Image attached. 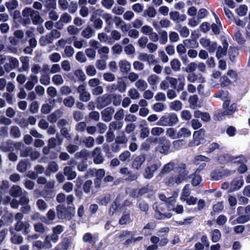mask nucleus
<instances>
[{
	"mask_svg": "<svg viewBox=\"0 0 250 250\" xmlns=\"http://www.w3.org/2000/svg\"><path fill=\"white\" fill-rule=\"evenodd\" d=\"M61 113L59 111H56L47 117L48 121L51 123H54L61 117Z\"/></svg>",
	"mask_w": 250,
	"mask_h": 250,
	"instance_id": "obj_46",
	"label": "nucleus"
},
{
	"mask_svg": "<svg viewBox=\"0 0 250 250\" xmlns=\"http://www.w3.org/2000/svg\"><path fill=\"white\" fill-rule=\"evenodd\" d=\"M236 11L239 16H244L247 13L248 7L245 5H241L236 9Z\"/></svg>",
	"mask_w": 250,
	"mask_h": 250,
	"instance_id": "obj_64",
	"label": "nucleus"
},
{
	"mask_svg": "<svg viewBox=\"0 0 250 250\" xmlns=\"http://www.w3.org/2000/svg\"><path fill=\"white\" fill-rule=\"evenodd\" d=\"M40 83L44 85H48L50 83V78L48 74L42 73L40 78Z\"/></svg>",
	"mask_w": 250,
	"mask_h": 250,
	"instance_id": "obj_45",
	"label": "nucleus"
},
{
	"mask_svg": "<svg viewBox=\"0 0 250 250\" xmlns=\"http://www.w3.org/2000/svg\"><path fill=\"white\" fill-rule=\"evenodd\" d=\"M111 50L114 54L119 55L123 52V47L121 44L116 43L111 47Z\"/></svg>",
	"mask_w": 250,
	"mask_h": 250,
	"instance_id": "obj_62",
	"label": "nucleus"
},
{
	"mask_svg": "<svg viewBox=\"0 0 250 250\" xmlns=\"http://www.w3.org/2000/svg\"><path fill=\"white\" fill-rule=\"evenodd\" d=\"M122 210V207L120 206V199L117 198L111 205L109 209V213L110 215H113L115 213L121 212Z\"/></svg>",
	"mask_w": 250,
	"mask_h": 250,
	"instance_id": "obj_12",
	"label": "nucleus"
},
{
	"mask_svg": "<svg viewBox=\"0 0 250 250\" xmlns=\"http://www.w3.org/2000/svg\"><path fill=\"white\" fill-rule=\"evenodd\" d=\"M171 68L174 71H178L180 70L181 63L177 59H174L170 62Z\"/></svg>",
	"mask_w": 250,
	"mask_h": 250,
	"instance_id": "obj_48",
	"label": "nucleus"
},
{
	"mask_svg": "<svg viewBox=\"0 0 250 250\" xmlns=\"http://www.w3.org/2000/svg\"><path fill=\"white\" fill-rule=\"evenodd\" d=\"M28 164L27 161L22 160L18 163L17 169L20 172H24L27 169Z\"/></svg>",
	"mask_w": 250,
	"mask_h": 250,
	"instance_id": "obj_44",
	"label": "nucleus"
},
{
	"mask_svg": "<svg viewBox=\"0 0 250 250\" xmlns=\"http://www.w3.org/2000/svg\"><path fill=\"white\" fill-rule=\"evenodd\" d=\"M138 90V89L134 87L130 88L128 91V96L133 100L139 99L140 94Z\"/></svg>",
	"mask_w": 250,
	"mask_h": 250,
	"instance_id": "obj_37",
	"label": "nucleus"
},
{
	"mask_svg": "<svg viewBox=\"0 0 250 250\" xmlns=\"http://www.w3.org/2000/svg\"><path fill=\"white\" fill-rule=\"evenodd\" d=\"M160 37H159V42L161 44L165 45L168 41L167 32L166 30H162L159 33Z\"/></svg>",
	"mask_w": 250,
	"mask_h": 250,
	"instance_id": "obj_40",
	"label": "nucleus"
},
{
	"mask_svg": "<svg viewBox=\"0 0 250 250\" xmlns=\"http://www.w3.org/2000/svg\"><path fill=\"white\" fill-rule=\"evenodd\" d=\"M191 131L187 128L182 127L178 131V139L186 138L191 136Z\"/></svg>",
	"mask_w": 250,
	"mask_h": 250,
	"instance_id": "obj_27",
	"label": "nucleus"
},
{
	"mask_svg": "<svg viewBox=\"0 0 250 250\" xmlns=\"http://www.w3.org/2000/svg\"><path fill=\"white\" fill-rule=\"evenodd\" d=\"M74 74L77 77L78 81H83L85 79V75L81 69L75 70L74 71Z\"/></svg>",
	"mask_w": 250,
	"mask_h": 250,
	"instance_id": "obj_59",
	"label": "nucleus"
},
{
	"mask_svg": "<svg viewBox=\"0 0 250 250\" xmlns=\"http://www.w3.org/2000/svg\"><path fill=\"white\" fill-rule=\"evenodd\" d=\"M119 66L122 72L126 73L131 69V63L126 60H122L119 62Z\"/></svg>",
	"mask_w": 250,
	"mask_h": 250,
	"instance_id": "obj_19",
	"label": "nucleus"
},
{
	"mask_svg": "<svg viewBox=\"0 0 250 250\" xmlns=\"http://www.w3.org/2000/svg\"><path fill=\"white\" fill-rule=\"evenodd\" d=\"M179 121L177 115L175 113H170L167 115L162 116L158 122L157 125L160 126H171L176 124Z\"/></svg>",
	"mask_w": 250,
	"mask_h": 250,
	"instance_id": "obj_1",
	"label": "nucleus"
},
{
	"mask_svg": "<svg viewBox=\"0 0 250 250\" xmlns=\"http://www.w3.org/2000/svg\"><path fill=\"white\" fill-rule=\"evenodd\" d=\"M165 132L164 128L161 127H154L151 130V134L154 136H158Z\"/></svg>",
	"mask_w": 250,
	"mask_h": 250,
	"instance_id": "obj_58",
	"label": "nucleus"
},
{
	"mask_svg": "<svg viewBox=\"0 0 250 250\" xmlns=\"http://www.w3.org/2000/svg\"><path fill=\"white\" fill-rule=\"evenodd\" d=\"M135 86L140 91H145L148 87L147 82L144 79H139L135 83Z\"/></svg>",
	"mask_w": 250,
	"mask_h": 250,
	"instance_id": "obj_26",
	"label": "nucleus"
},
{
	"mask_svg": "<svg viewBox=\"0 0 250 250\" xmlns=\"http://www.w3.org/2000/svg\"><path fill=\"white\" fill-rule=\"evenodd\" d=\"M244 180L242 177L234 180L231 183V187L233 190H236L240 188L244 184Z\"/></svg>",
	"mask_w": 250,
	"mask_h": 250,
	"instance_id": "obj_32",
	"label": "nucleus"
},
{
	"mask_svg": "<svg viewBox=\"0 0 250 250\" xmlns=\"http://www.w3.org/2000/svg\"><path fill=\"white\" fill-rule=\"evenodd\" d=\"M189 106L192 109H195L198 107H200L198 104V97L196 95L190 96L188 98Z\"/></svg>",
	"mask_w": 250,
	"mask_h": 250,
	"instance_id": "obj_22",
	"label": "nucleus"
},
{
	"mask_svg": "<svg viewBox=\"0 0 250 250\" xmlns=\"http://www.w3.org/2000/svg\"><path fill=\"white\" fill-rule=\"evenodd\" d=\"M179 175L182 176L185 179L189 173V171L186 168L185 164H182L178 168Z\"/></svg>",
	"mask_w": 250,
	"mask_h": 250,
	"instance_id": "obj_56",
	"label": "nucleus"
},
{
	"mask_svg": "<svg viewBox=\"0 0 250 250\" xmlns=\"http://www.w3.org/2000/svg\"><path fill=\"white\" fill-rule=\"evenodd\" d=\"M211 240L213 242H218L221 237V234L219 230L215 229L211 232Z\"/></svg>",
	"mask_w": 250,
	"mask_h": 250,
	"instance_id": "obj_52",
	"label": "nucleus"
},
{
	"mask_svg": "<svg viewBox=\"0 0 250 250\" xmlns=\"http://www.w3.org/2000/svg\"><path fill=\"white\" fill-rule=\"evenodd\" d=\"M14 227L16 231H22L24 235L27 234L30 232V225L28 222L17 221Z\"/></svg>",
	"mask_w": 250,
	"mask_h": 250,
	"instance_id": "obj_5",
	"label": "nucleus"
},
{
	"mask_svg": "<svg viewBox=\"0 0 250 250\" xmlns=\"http://www.w3.org/2000/svg\"><path fill=\"white\" fill-rule=\"evenodd\" d=\"M166 135L172 139H178V131L174 128H168L166 130Z\"/></svg>",
	"mask_w": 250,
	"mask_h": 250,
	"instance_id": "obj_47",
	"label": "nucleus"
},
{
	"mask_svg": "<svg viewBox=\"0 0 250 250\" xmlns=\"http://www.w3.org/2000/svg\"><path fill=\"white\" fill-rule=\"evenodd\" d=\"M10 195L14 198L21 196L23 194H28V193L22 189L19 186H13L9 191Z\"/></svg>",
	"mask_w": 250,
	"mask_h": 250,
	"instance_id": "obj_8",
	"label": "nucleus"
},
{
	"mask_svg": "<svg viewBox=\"0 0 250 250\" xmlns=\"http://www.w3.org/2000/svg\"><path fill=\"white\" fill-rule=\"evenodd\" d=\"M154 56L153 55L145 53H140L138 57V60L140 61L148 62H150L151 61L152 63H153V62H154Z\"/></svg>",
	"mask_w": 250,
	"mask_h": 250,
	"instance_id": "obj_24",
	"label": "nucleus"
},
{
	"mask_svg": "<svg viewBox=\"0 0 250 250\" xmlns=\"http://www.w3.org/2000/svg\"><path fill=\"white\" fill-rule=\"evenodd\" d=\"M94 32V30L91 27L88 26L82 31L81 35L84 38L89 39L92 37Z\"/></svg>",
	"mask_w": 250,
	"mask_h": 250,
	"instance_id": "obj_38",
	"label": "nucleus"
},
{
	"mask_svg": "<svg viewBox=\"0 0 250 250\" xmlns=\"http://www.w3.org/2000/svg\"><path fill=\"white\" fill-rule=\"evenodd\" d=\"M184 45L188 48H194L198 46V43L193 39H188L183 41Z\"/></svg>",
	"mask_w": 250,
	"mask_h": 250,
	"instance_id": "obj_31",
	"label": "nucleus"
},
{
	"mask_svg": "<svg viewBox=\"0 0 250 250\" xmlns=\"http://www.w3.org/2000/svg\"><path fill=\"white\" fill-rule=\"evenodd\" d=\"M7 61L8 62H6L4 64V68L6 72H9L13 69L18 67L19 65V60L15 57L8 56Z\"/></svg>",
	"mask_w": 250,
	"mask_h": 250,
	"instance_id": "obj_6",
	"label": "nucleus"
},
{
	"mask_svg": "<svg viewBox=\"0 0 250 250\" xmlns=\"http://www.w3.org/2000/svg\"><path fill=\"white\" fill-rule=\"evenodd\" d=\"M57 210L58 218L62 219L64 218L70 219L75 213V208L72 207L66 208L61 206H58L57 207Z\"/></svg>",
	"mask_w": 250,
	"mask_h": 250,
	"instance_id": "obj_2",
	"label": "nucleus"
},
{
	"mask_svg": "<svg viewBox=\"0 0 250 250\" xmlns=\"http://www.w3.org/2000/svg\"><path fill=\"white\" fill-rule=\"evenodd\" d=\"M170 147V143L168 141H164L161 143L157 147V149L161 153L167 154L169 151Z\"/></svg>",
	"mask_w": 250,
	"mask_h": 250,
	"instance_id": "obj_16",
	"label": "nucleus"
},
{
	"mask_svg": "<svg viewBox=\"0 0 250 250\" xmlns=\"http://www.w3.org/2000/svg\"><path fill=\"white\" fill-rule=\"evenodd\" d=\"M146 160V158L144 155H141L136 157L132 163L133 168L139 169Z\"/></svg>",
	"mask_w": 250,
	"mask_h": 250,
	"instance_id": "obj_20",
	"label": "nucleus"
},
{
	"mask_svg": "<svg viewBox=\"0 0 250 250\" xmlns=\"http://www.w3.org/2000/svg\"><path fill=\"white\" fill-rule=\"evenodd\" d=\"M75 99L72 96H68L63 100L64 105L68 107H72L75 104Z\"/></svg>",
	"mask_w": 250,
	"mask_h": 250,
	"instance_id": "obj_51",
	"label": "nucleus"
},
{
	"mask_svg": "<svg viewBox=\"0 0 250 250\" xmlns=\"http://www.w3.org/2000/svg\"><path fill=\"white\" fill-rule=\"evenodd\" d=\"M148 41V39L146 37L142 36L138 40L137 43L141 48L144 49L146 47Z\"/></svg>",
	"mask_w": 250,
	"mask_h": 250,
	"instance_id": "obj_55",
	"label": "nucleus"
},
{
	"mask_svg": "<svg viewBox=\"0 0 250 250\" xmlns=\"http://www.w3.org/2000/svg\"><path fill=\"white\" fill-rule=\"evenodd\" d=\"M124 51L127 55H132L135 53V48L132 44H128L124 47Z\"/></svg>",
	"mask_w": 250,
	"mask_h": 250,
	"instance_id": "obj_61",
	"label": "nucleus"
},
{
	"mask_svg": "<svg viewBox=\"0 0 250 250\" xmlns=\"http://www.w3.org/2000/svg\"><path fill=\"white\" fill-rule=\"evenodd\" d=\"M175 166V164L173 162H170L169 163L165 165L163 169H162V173H167L172 170Z\"/></svg>",
	"mask_w": 250,
	"mask_h": 250,
	"instance_id": "obj_54",
	"label": "nucleus"
},
{
	"mask_svg": "<svg viewBox=\"0 0 250 250\" xmlns=\"http://www.w3.org/2000/svg\"><path fill=\"white\" fill-rule=\"evenodd\" d=\"M59 169L57 164L55 162H50L45 171V174L49 176L51 175V173L56 172Z\"/></svg>",
	"mask_w": 250,
	"mask_h": 250,
	"instance_id": "obj_18",
	"label": "nucleus"
},
{
	"mask_svg": "<svg viewBox=\"0 0 250 250\" xmlns=\"http://www.w3.org/2000/svg\"><path fill=\"white\" fill-rule=\"evenodd\" d=\"M10 231L11 234L13 235L10 239L12 243L19 245L23 242V238L22 236L14 234V232L11 230H10Z\"/></svg>",
	"mask_w": 250,
	"mask_h": 250,
	"instance_id": "obj_30",
	"label": "nucleus"
},
{
	"mask_svg": "<svg viewBox=\"0 0 250 250\" xmlns=\"http://www.w3.org/2000/svg\"><path fill=\"white\" fill-rule=\"evenodd\" d=\"M63 174L67 177L68 180L74 179L77 176L76 172L73 170L71 167L66 166L63 168Z\"/></svg>",
	"mask_w": 250,
	"mask_h": 250,
	"instance_id": "obj_13",
	"label": "nucleus"
},
{
	"mask_svg": "<svg viewBox=\"0 0 250 250\" xmlns=\"http://www.w3.org/2000/svg\"><path fill=\"white\" fill-rule=\"evenodd\" d=\"M156 14V10L152 6L148 7L145 11V15L149 18L155 17Z\"/></svg>",
	"mask_w": 250,
	"mask_h": 250,
	"instance_id": "obj_50",
	"label": "nucleus"
},
{
	"mask_svg": "<svg viewBox=\"0 0 250 250\" xmlns=\"http://www.w3.org/2000/svg\"><path fill=\"white\" fill-rule=\"evenodd\" d=\"M31 19L34 25L41 24L43 22V20L40 16L39 12L37 11L33 12Z\"/></svg>",
	"mask_w": 250,
	"mask_h": 250,
	"instance_id": "obj_28",
	"label": "nucleus"
},
{
	"mask_svg": "<svg viewBox=\"0 0 250 250\" xmlns=\"http://www.w3.org/2000/svg\"><path fill=\"white\" fill-rule=\"evenodd\" d=\"M102 17L107 25V27H105L104 30L109 31V29L113 25L112 21L113 19L112 15L111 14L105 13L103 15Z\"/></svg>",
	"mask_w": 250,
	"mask_h": 250,
	"instance_id": "obj_21",
	"label": "nucleus"
},
{
	"mask_svg": "<svg viewBox=\"0 0 250 250\" xmlns=\"http://www.w3.org/2000/svg\"><path fill=\"white\" fill-rule=\"evenodd\" d=\"M228 47V43L224 42L222 43V46H219L216 53V57L219 59L227 54V50Z\"/></svg>",
	"mask_w": 250,
	"mask_h": 250,
	"instance_id": "obj_14",
	"label": "nucleus"
},
{
	"mask_svg": "<svg viewBox=\"0 0 250 250\" xmlns=\"http://www.w3.org/2000/svg\"><path fill=\"white\" fill-rule=\"evenodd\" d=\"M197 64L195 62L189 63L185 68V71L188 73H191L194 72L197 68Z\"/></svg>",
	"mask_w": 250,
	"mask_h": 250,
	"instance_id": "obj_63",
	"label": "nucleus"
},
{
	"mask_svg": "<svg viewBox=\"0 0 250 250\" xmlns=\"http://www.w3.org/2000/svg\"><path fill=\"white\" fill-rule=\"evenodd\" d=\"M231 161L234 163L242 164L247 163L248 160L243 156L240 155L236 157H232L231 158Z\"/></svg>",
	"mask_w": 250,
	"mask_h": 250,
	"instance_id": "obj_53",
	"label": "nucleus"
},
{
	"mask_svg": "<svg viewBox=\"0 0 250 250\" xmlns=\"http://www.w3.org/2000/svg\"><path fill=\"white\" fill-rule=\"evenodd\" d=\"M83 240L84 242L89 243L93 245L95 243L97 239L95 237L93 236L91 233H86L83 235Z\"/></svg>",
	"mask_w": 250,
	"mask_h": 250,
	"instance_id": "obj_33",
	"label": "nucleus"
},
{
	"mask_svg": "<svg viewBox=\"0 0 250 250\" xmlns=\"http://www.w3.org/2000/svg\"><path fill=\"white\" fill-rule=\"evenodd\" d=\"M190 185H186L182 189V193L180 199L182 200H185L186 198L188 197L190 194Z\"/></svg>",
	"mask_w": 250,
	"mask_h": 250,
	"instance_id": "obj_42",
	"label": "nucleus"
},
{
	"mask_svg": "<svg viewBox=\"0 0 250 250\" xmlns=\"http://www.w3.org/2000/svg\"><path fill=\"white\" fill-rule=\"evenodd\" d=\"M71 21L72 17L68 13H64L61 16L59 20L56 22L55 27L59 30H62L63 28L64 24H68Z\"/></svg>",
	"mask_w": 250,
	"mask_h": 250,
	"instance_id": "obj_4",
	"label": "nucleus"
},
{
	"mask_svg": "<svg viewBox=\"0 0 250 250\" xmlns=\"http://www.w3.org/2000/svg\"><path fill=\"white\" fill-rule=\"evenodd\" d=\"M116 87L117 90H118L121 93H123L125 91L127 85L124 78H118Z\"/></svg>",
	"mask_w": 250,
	"mask_h": 250,
	"instance_id": "obj_23",
	"label": "nucleus"
},
{
	"mask_svg": "<svg viewBox=\"0 0 250 250\" xmlns=\"http://www.w3.org/2000/svg\"><path fill=\"white\" fill-rule=\"evenodd\" d=\"M77 92L80 94L79 99L81 101L87 102L90 100L91 95L84 85H80L77 88Z\"/></svg>",
	"mask_w": 250,
	"mask_h": 250,
	"instance_id": "obj_7",
	"label": "nucleus"
},
{
	"mask_svg": "<svg viewBox=\"0 0 250 250\" xmlns=\"http://www.w3.org/2000/svg\"><path fill=\"white\" fill-rule=\"evenodd\" d=\"M183 107V104L179 100H175L171 102L169 104L170 110L178 111L180 110Z\"/></svg>",
	"mask_w": 250,
	"mask_h": 250,
	"instance_id": "obj_29",
	"label": "nucleus"
},
{
	"mask_svg": "<svg viewBox=\"0 0 250 250\" xmlns=\"http://www.w3.org/2000/svg\"><path fill=\"white\" fill-rule=\"evenodd\" d=\"M223 108L225 115H230L235 111L236 105L234 103L230 104L229 100H226L223 104Z\"/></svg>",
	"mask_w": 250,
	"mask_h": 250,
	"instance_id": "obj_10",
	"label": "nucleus"
},
{
	"mask_svg": "<svg viewBox=\"0 0 250 250\" xmlns=\"http://www.w3.org/2000/svg\"><path fill=\"white\" fill-rule=\"evenodd\" d=\"M123 124L118 121L111 122L109 125V130H119L122 128Z\"/></svg>",
	"mask_w": 250,
	"mask_h": 250,
	"instance_id": "obj_39",
	"label": "nucleus"
},
{
	"mask_svg": "<svg viewBox=\"0 0 250 250\" xmlns=\"http://www.w3.org/2000/svg\"><path fill=\"white\" fill-rule=\"evenodd\" d=\"M215 18L216 20V23H213L211 25V29L212 31L215 34H218L220 32V27L221 26V22L218 19V18L216 16V15H214Z\"/></svg>",
	"mask_w": 250,
	"mask_h": 250,
	"instance_id": "obj_49",
	"label": "nucleus"
},
{
	"mask_svg": "<svg viewBox=\"0 0 250 250\" xmlns=\"http://www.w3.org/2000/svg\"><path fill=\"white\" fill-rule=\"evenodd\" d=\"M52 81L55 85H62L64 83V80L61 74H57L53 76Z\"/></svg>",
	"mask_w": 250,
	"mask_h": 250,
	"instance_id": "obj_41",
	"label": "nucleus"
},
{
	"mask_svg": "<svg viewBox=\"0 0 250 250\" xmlns=\"http://www.w3.org/2000/svg\"><path fill=\"white\" fill-rule=\"evenodd\" d=\"M53 39L50 34L42 36L40 40V43L42 46H45L47 44H51L53 42Z\"/></svg>",
	"mask_w": 250,
	"mask_h": 250,
	"instance_id": "obj_35",
	"label": "nucleus"
},
{
	"mask_svg": "<svg viewBox=\"0 0 250 250\" xmlns=\"http://www.w3.org/2000/svg\"><path fill=\"white\" fill-rule=\"evenodd\" d=\"M18 3L17 0H10L5 3V6L9 10H12L18 7Z\"/></svg>",
	"mask_w": 250,
	"mask_h": 250,
	"instance_id": "obj_57",
	"label": "nucleus"
},
{
	"mask_svg": "<svg viewBox=\"0 0 250 250\" xmlns=\"http://www.w3.org/2000/svg\"><path fill=\"white\" fill-rule=\"evenodd\" d=\"M103 11V10L98 9L93 11L91 14L90 20L93 22V26L95 29H101L103 27V21L98 16H100Z\"/></svg>",
	"mask_w": 250,
	"mask_h": 250,
	"instance_id": "obj_3",
	"label": "nucleus"
},
{
	"mask_svg": "<svg viewBox=\"0 0 250 250\" xmlns=\"http://www.w3.org/2000/svg\"><path fill=\"white\" fill-rule=\"evenodd\" d=\"M66 31L70 36H77L80 32V29L74 25H68Z\"/></svg>",
	"mask_w": 250,
	"mask_h": 250,
	"instance_id": "obj_43",
	"label": "nucleus"
},
{
	"mask_svg": "<svg viewBox=\"0 0 250 250\" xmlns=\"http://www.w3.org/2000/svg\"><path fill=\"white\" fill-rule=\"evenodd\" d=\"M159 166L157 164H153L150 166L147 167L145 169V177L147 179H150L153 176L154 173L157 170Z\"/></svg>",
	"mask_w": 250,
	"mask_h": 250,
	"instance_id": "obj_17",
	"label": "nucleus"
},
{
	"mask_svg": "<svg viewBox=\"0 0 250 250\" xmlns=\"http://www.w3.org/2000/svg\"><path fill=\"white\" fill-rule=\"evenodd\" d=\"M114 112V109L112 107H108L104 109L101 112L102 120L106 122L110 121Z\"/></svg>",
	"mask_w": 250,
	"mask_h": 250,
	"instance_id": "obj_9",
	"label": "nucleus"
},
{
	"mask_svg": "<svg viewBox=\"0 0 250 250\" xmlns=\"http://www.w3.org/2000/svg\"><path fill=\"white\" fill-rule=\"evenodd\" d=\"M188 81L190 83H194L198 80L200 83H204L205 82V79L201 75L198 77V75L194 73L188 74L187 76Z\"/></svg>",
	"mask_w": 250,
	"mask_h": 250,
	"instance_id": "obj_15",
	"label": "nucleus"
},
{
	"mask_svg": "<svg viewBox=\"0 0 250 250\" xmlns=\"http://www.w3.org/2000/svg\"><path fill=\"white\" fill-rule=\"evenodd\" d=\"M21 63V67L18 68V70L20 72L28 71L29 69V59L26 56H21L20 58Z\"/></svg>",
	"mask_w": 250,
	"mask_h": 250,
	"instance_id": "obj_11",
	"label": "nucleus"
},
{
	"mask_svg": "<svg viewBox=\"0 0 250 250\" xmlns=\"http://www.w3.org/2000/svg\"><path fill=\"white\" fill-rule=\"evenodd\" d=\"M10 133L11 136L15 138H19L21 135L20 129L17 126H12L11 127Z\"/></svg>",
	"mask_w": 250,
	"mask_h": 250,
	"instance_id": "obj_60",
	"label": "nucleus"
},
{
	"mask_svg": "<svg viewBox=\"0 0 250 250\" xmlns=\"http://www.w3.org/2000/svg\"><path fill=\"white\" fill-rule=\"evenodd\" d=\"M154 216L156 219L162 220L170 218L172 216V214L170 212L163 213L159 210H156Z\"/></svg>",
	"mask_w": 250,
	"mask_h": 250,
	"instance_id": "obj_34",
	"label": "nucleus"
},
{
	"mask_svg": "<svg viewBox=\"0 0 250 250\" xmlns=\"http://www.w3.org/2000/svg\"><path fill=\"white\" fill-rule=\"evenodd\" d=\"M160 78L159 76L155 74H151L149 75L147 79L149 84L151 86L152 89L156 87V85L159 82Z\"/></svg>",
	"mask_w": 250,
	"mask_h": 250,
	"instance_id": "obj_25",
	"label": "nucleus"
},
{
	"mask_svg": "<svg viewBox=\"0 0 250 250\" xmlns=\"http://www.w3.org/2000/svg\"><path fill=\"white\" fill-rule=\"evenodd\" d=\"M250 220V217L248 214H243L239 216L236 220H233L231 224L234 225L236 224H243Z\"/></svg>",
	"mask_w": 250,
	"mask_h": 250,
	"instance_id": "obj_36",
	"label": "nucleus"
}]
</instances>
